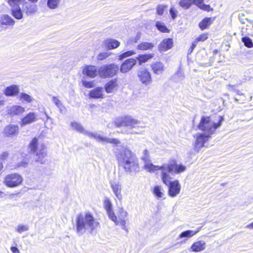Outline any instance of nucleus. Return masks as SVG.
I'll use <instances>...</instances> for the list:
<instances>
[{
  "label": "nucleus",
  "instance_id": "obj_8",
  "mask_svg": "<svg viewBox=\"0 0 253 253\" xmlns=\"http://www.w3.org/2000/svg\"><path fill=\"white\" fill-rule=\"evenodd\" d=\"M119 69V67L117 64H108L101 67L98 69V74L101 78H108L116 75L118 73Z\"/></svg>",
  "mask_w": 253,
  "mask_h": 253
},
{
  "label": "nucleus",
  "instance_id": "obj_51",
  "mask_svg": "<svg viewBox=\"0 0 253 253\" xmlns=\"http://www.w3.org/2000/svg\"><path fill=\"white\" fill-rule=\"evenodd\" d=\"M208 39V36L207 34H203L201 35L199 37H198L196 41L198 42L202 41L204 42Z\"/></svg>",
  "mask_w": 253,
  "mask_h": 253
},
{
  "label": "nucleus",
  "instance_id": "obj_25",
  "mask_svg": "<svg viewBox=\"0 0 253 253\" xmlns=\"http://www.w3.org/2000/svg\"><path fill=\"white\" fill-rule=\"evenodd\" d=\"M19 92V87L17 85H11L7 87L4 91V94L7 96H14Z\"/></svg>",
  "mask_w": 253,
  "mask_h": 253
},
{
  "label": "nucleus",
  "instance_id": "obj_26",
  "mask_svg": "<svg viewBox=\"0 0 253 253\" xmlns=\"http://www.w3.org/2000/svg\"><path fill=\"white\" fill-rule=\"evenodd\" d=\"M151 66L153 72L156 75L162 74L165 69L164 64L161 62L153 63Z\"/></svg>",
  "mask_w": 253,
  "mask_h": 253
},
{
  "label": "nucleus",
  "instance_id": "obj_52",
  "mask_svg": "<svg viewBox=\"0 0 253 253\" xmlns=\"http://www.w3.org/2000/svg\"><path fill=\"white\" fill-rule=\"evenodd\" d=\"M141 37V33H137L136 36L132 39V42L136 43L138 40L140 39Z\"/></svg>",
  "mask_w": 253,
  "mask_h": 253
},
{
  "label": "nucleus",
  "instance_id": "obj_46",
  "mask_svg": "<svg viewBox=\"0 0 253 253\" xmlns=\"http://www.w3.org/2000/svg\"><path fill=\"white\" fill-rule=\"evenodd\" d=\"M167 6L162 4H159L157 7V13L159 15H162Z\"/></svg>",
  "mask_w": 253,
  "mask_h": 253
},
{
  "label": "nucleus",
  "instance_id": "obj_17",
  "mask_svg": "<svg viewBox=\"0 0 253 253\" xmlns=\"http://www.w3.org/2000/svg\"><path fill=\"white\" fill-rule=\"evenodd\" d=\"M104 206L109 217L112 221H116V215L115 214L113 211L112 204L108 199L105 200Z\"/></svg>",
  "mask_w": 253,
  "mask_h": 253
},
{
  "label": "nucleus",
  "instance_id": "obj_5",
  "mask_svg": "<svg viewBox=\"0 0 253 253\" xmlns=\"http://www.w3.org/2000/svg\"><path fill=\"white\" fill-rule=\"evenodd\" d=\"M29 149L34 156L36 161L43 164L47 155L46 148L44 144L39 142L38 139L34 138L29 144Z\"/></svg>",
  "mask_w": 253,
  "mask_h": 253
},
{
  "label": "nucleus",
  "instance_id": "obj_61",
  "mask_svg": "<svg viewBox=\"0 0 253 253\" xmlns=\"http://www.w3.org/2000/svg\"><path fill=\"white\" fill-rule=\"evenodd\" d=\"M44 114H45V115H46V118H47V120H48V119L52 120V119L47 115V114L46 113V112H44Z\"/></svg>",
  "mask_w": 253,
  "mask_h": 253
},
{
  "label": "nucleus",
  "instance_id": "obj_1",
  "mask_svg": "<svg viewBox=\"0 0 253 253\" xmlns=\"http://www.w3.org/2000/svg\"><path fill=\"white\" fill-rule=\"evenodd\" d=\"M223 120L222 117L219 116L218 122L216 123L212 121L209 117L203 116L201 118L198 128L202 132H198L194 136L193 146L196 152L199 153L203 147L208 146L209 141L216 129L221 126Z\"/></svg>",
  "mask_w": 253,
  "mask_h": 253
},
{
  "label": "nucleus",
  "instance_id": "obj_13",
  "mask_svg": "<svg viewBox=\"0 0 253 253\" xmlns=\"http://www.w3.org/2000/svg\"><path fill=\"white\" fill-rule=\"evenodd\" d=\"M136 59L134 58H130L126 60L122 64L120 67V72L122 73H126L128 72L136 64Z\"/></svg>",
  "mask_w": 253,
  "mask_h": 253
},
{
  "label": "nucleus",
  "instance_id": "obj_16",
  "mask_svg": "<svg viewBox=\"0 0 253 253\" xmlns=\"http://www.w3.org/2000/svg\"><path fill=\"white\" fill-rule=\"evenodd\" d=\"M206 248V243L205 241L200 240L194 242L190 247L189 250L192 252H200Z\"/></svg>",
  "mask_w": 253,
  "mask_h": 253
},
{
  "label": "nucleus",
  "instance_id": "obj_3",
  "mask_svg": "<svg viewBox=\"0 0 253 253\" xmlns=\"http://www.w3.org/2000/svg\"><path fill=\"white\" fill-rule=\"evenodd\" d=\"M99 225V222L89 212L79 214L76 219V228L79 235H83L86 231L91 233Z\"/></svg>",
  "mask_w": 253,
  "mask_h": 253
},
{
  "label": "nucleus",
  "instance_id": "obj_14",
  "mask_svg": "<svg viewBox=\"0 0 253 253\" xmlns=\"http://www.w3.org/2000/svg\"><path fill=\"white\" fill-rule=\"evenodd\" d=\"M137 76L141 83L145 84H149L151 83V77L150 73L146 69H142L138 71Z\"/></svg>",
  "mask_w": 253,
  "mask_h": 253
},
{
  "label": "nucleus",
  "instance_id": "obj_44",
  "mask_svg": "<svg viewBox=\"0 0 253 253\" xmlns=\"http://www.w3.org/2000/svg\"><path fill=\"white\" fill-rule=\"evenodd\" d=\"M29 227L26 225L19 224L17 226L16 231L19 233H21L23 232L28 231Z\"/></svg>",
  "mask_w": 253,
  "mask_h": 253
},
{
  "label": "nucleus",
  "instance_id": "obj_23",
  "mask_svg": "<svg viewBox=\"0 0 253 253\" xmlns=\"http://www.w3.org/2000/svg\"><path fill=\"white\" fill-rule=\"evenodd\" d=\"M164 167V164H163L162 166H155L152 163H151L150 161H147L144 163V168L146 169L148 172H154L155 171L158 170H162V171L165 169Z\"/></svg>",
  "mask_w": 253,
  "mask_h": 253
},
{
  "label": "nucleus",
  "instance_id": "obj_36",
  "mask_svg": "<svg viewBox=\"0 0 253 253\" xmlns=\"http://www.w3.org/2000/svg\"><path fill=\"white\" fill-rule=\"evenodd\" d=\"M179 4L181 7L188 9L193 4V0H181Z\"/></svg>",
  "mask_w": 253,
  "mask_h": 253
},
{
  "label": "nucleus",
  "instance_id": "obj_40",
  "mask_svg": "<svg viewBox=\"0 0 253 253\" xmlns=\"http://www.w3.org/2000/svg\"><path fill=\"white\" fill-rule=\"evenodd\" d=\"M242 41L244 42V45L248 47L251 48L253 47V43L252 40L248 37L242 38Z\"/></svg>",
  "mask_w": 253,
  "mask_h": 253
},
{
  "label": "nucleus",
  "instance_id": "obj_12",
  "mask_svg": "<svg viewBox=\"0 0 253 253\" xmlns=\"http://www.w3.org/2000/svg\"><path fill=\"white\" fill-rule=\"evenodd\" d=\"M83 74L88 78H94L98 74V70L95 66L88 65L82 67Z\"/></svg>",
  "mask_w": 253,
  "mask_h": 253
},
{
  "label": "nucleus",
  "instance_id": "obj_41",
  "mask_svg": "<svg viewBox=\"0 0 253 253\" xmlns=\"http://www.w3.org/2000/svg\"><path fill=\"white\" fill-rule=\"evenodd\" d=\"M59 2V0H48L47 4L50 8L55 9L57 7Z\"/></svg>",
  "mask_w": 253,
  "mask_h": 253
},
{
  "label": "nucleus",
  "instance_id": "obj_30",
  "mask_svg": "<svg viewBox=\"0 0 253 253\" xmlns=\"http://www.w3.org/2000/svg\"><path fill=\"white\" fill-rule=\"evenodd\" d=\"M155 45L153 42H142L137 45L136 48L141 50H147L152 49Z\"/></svg>",
  "mask_w": 253,
  "mask_h": 253
},
{
  "label": "nucleus",
  "instance_id": "obj_19",
  "mask_svg": "<svg viewBox=\"0 0 253 253\" xmlns=\"http://www.w3.org/2000/svg\"><path fill=\"white\" fill-rule=\"evenodd\" d=\"M173 40L168 38L163 40L158 45L160 51H165L170 49L173 46Z\"/></svg>",
  "mask_w": 253,
  "mask_h": 253
},
{
  "label": "nucleus",
  "instance_id": "obj_2",
  "mask_svg": "<svg viewBox=\"0 0 253 253\" xmlns=\"http://www.w3.org/2000/svg\"><path fill=\"white\" fill-rule=\"evenodd\" d=\"M115 156L119 165L124 169L126 172L130 173L139 170L138 159L127 148L123 147L117 149Z\"/></svg>",
  "mask_w": 253,
  "mask_h": 253
},
{
  "label": "nucleus",
  "instance_id": "obj_15",
  "mask_svg": "<svg viewBox=\"0 0 253 253\" xmlns=\"http://www.w3.org/2000/svg\"><path fill=\"white\" fill-rule=\"evenodd\" d=\"M110 184L113 193L118 199L121 200L122 198L121 194L122 188L121 183L118 180H115L111 181Z\"/></svg>",
  "mask_w": 253,
  "mask_h": 253
},
{
  "label": "nucleus",
  "instance_id": "obj_9",
  "mask_svg": "<svg viewBox=\"0 0 253 253\" xmlns=\"http://www.w3.org/2000/svg\"><path fill=\"white\" fill-rule=\"evenodd\" d=\"M23 180L21 175L17 173H12L5 176L3 183L8 187L14 188L20 185Z\"/></svg>",
  "mask_w": 253,
  "mask_h": 253
},
{
  "label": "nucleus",
  "instance_id": "obj_27",
  "mask_svg": "<svg viewBox=\"0 0 253 253\" xmlns=\"http://www.w3.org/2000/svg\"><path fill=\"white\" fill-rule=\"evenodd\" d=\"M89 97L92 98H103L104 97L103 88L97 87L89 92Z\"/></svg>",
  "mask_w": 253,
  "mask_h": 253
},
{
  "label": "nucleus",
  "instance_id": "obj_28",
  "mask_svg": "<svg viewBox=\"0 0 253 253\" xmlns=\"http://www.w3.org/2000/svg\"><path fill=\"white\" fill-rule=\"evenodd\" d=\"M104 44L106 48L109 49L116 48L120 45V42L113 39H108L104 41Z\"/></svg>",
  "mask_w": 253,
  "mask_h": 253
},
{
  "label": "nucleus",
  "instance_id": "obj_4",
  "mask_svg": "<svg viewBox=\"0 0 253 253\" xmlns=\"http://www.w3.org/2000/svg\"><path fill=\"white\" fill-rule=\"evenodd\" d=\"M70 126L73 130L83 133L90 138H94L98 142L101 143H110L116 145L120 143V141L117 138H110L104 137L97 132H92L85 130L82 124L77 122L74 121L71 122Z\"/></svg>",
  "mask_w": 253,
  "mask_h": 253
},
{
  "label": "nucleus",
  "instance_id": "obj_7",
  "mask_svg": "<svg viewBox=\"0 0 253 253\" xmlns=\"http://www.w3.org/2000/svg\"><path fill=\"white\" fill-rule=\"evenodd\" d=\"M140 121L133 118L130 116H126L121 118L120 121L116 122V126L118 127L125 126L126 127L125 132L127 134H139L141 133L138 132L133 130L140 124Z\"/></svg>",
  "mask_w": 253,
  "mask_h": 253
},
{
  "label": "nucleus",
  "instance_id": "obj_43",
  "mask_svg": "<svg viewBox=\"0 0 253 253\" xmlns=\"http://www.w3.org/2000/svg\"><path fill=\"white\" fill-rule=\"evenodd\" d=\"M239 19L243 24H246L247 22H251L252 21L249 18L246 17L245 15L243 13L239 14Z\"/></svg>",
  "mask_w": 253,
  "mask_h": 253
},
{
  "label": "nucleus",
  "instance_id": "obj_31",
  "mask_svg": "<svg viewBox=\"0 0 253 253\" xmlns=\"http://www.w3.org/2000/svg\"><path fill=\"white\" fill-rule=\"evenodd\" d=\"M214 18L211 17L204 18L200 23L199 27L202 30L206 29L213 21Z\"/></svg>",
  "mask_w": 253,
  "mask_h": 253
},
{
  "label": "nucleus",
  "instance_id": "obj_57",
  "mask_svg": "<svg viewBox=\"0 0 253 253\" xmlns=\"http://www.w3.org/2000/svg\"><path fill=\"white\" fill-rule=\"evenodd\" d=\"M32 9L33 10V11H29L28 10L27 12L31 13L34 12H35L36 11V7H35V6H32Z\"/></svg>",
  "mask_w": 253,
  "mask_h": 253
},
{
  "label": "nucleus",
  "instance_id": "obj_33",
  "mask_svg": "<svg viewBox=\"0 0 253 253\" xmlns=\"http://www.w3.org/2000/svg\"><path fill=\"white\" fill-rule=\"evenodd\" d=\"M154 54L153 53L140 55L136 57V59L138 60L139 64L141 65L142 63H145L148 60L154 57Z\"/></svg>",
  "mask_w": 253,
  "mask_h": 253
},
{
  "label": "nucleus",
  "instance_id": "obj_48",
  "mask_svg": "<svg viewBox=\"0 0 253 253\" xmlns=\"http://www.w3.org/2000/svg\"><path fill=\"white\" fill-rule=\"evenodd\" d=\"M109 55L110 54L107 52H101L97 55V59L99 60H102L104 59H106Z\"/></svg>",
  "mask_w": 253,
  "mask_h": 253
},
{
  "label": "nucleus",
  "instance_id": "obj_42",
  "mask_svg": "<svg viewBox=\"0 0 253 253\" xmlns=\"http://www.w3.org/2000/svg\"><path fill=\"white\" fill-rule=\"evenodd\" d=\"M135 54V52L133 50L127 51L120 55L118 57V59L119 60H122L126 57L132 56Z\"/></svg>",
  "mask_w": 253,
  "mask_h": 253
},
{
  "label": "nucleus",
  "instance_id": "obj_20",
  "mask_svg": "<svg viewBox=\"0 0 253 253\" xmlns=\"http://www.w3.org/2000/svg\"><path fill=\"white\" fill-rule=\"evenodd\" d=\"M37 116L35 113L30 112L21 120V126H23L37 121Z\"/></svg>",
  "mask_w": 253,
  "mask_h": 253
},
{
  "label": "nucleus",
  "instance_id": "obj_32",
  "mask_svg": "<svg viewBox=\"0 0 253 253\" xmlns=\"http://www.w3.org/2000/svg\"><path fill=\"white\" fill-rule=\"evenodd\" d=\"M153 193L158 199L163 198L164 196V190L160 186H155L153 190Z\"/></svg>",
  "mask_w": 253,
  "mask_h": 253
},
{
  "label": "nucleus",
  "instance_id": "obj_38",
  "mask_svg": "<svg viewBox=\"0 0 253 253\" xmlns=\"http://www.w3.org/2000/svg\"><path fill=\"white\" fill-rule=\"evenodd\" d=\"M156 26L157 28L161 32L163 33H169V30L164 24L163 23L158 21L156 22Z\"/></svg>",
  "mask_w": 253,
  "mask_h": 253
},
{
  "label": "nucleus",
  "instance_id": "obj_34",
  "mask_svg": "<svg viewBox=\"0 0 253 253\" xmlns=\"http://www.w3.org/2000/svg\"><path fill=\"white\" fill-rule=\"evenodd\" d=\"M19 99L22 102L27 103H31L34 100V98L32 96L24 92L20 93Z\"/></svg>",
  "mask_w": 253,
  "mask_h": 253
},
{
  "label": "nucleus",
  "instance_id": "obj_24",
  "mask_svg": "<svg viewBox=\"0 0 253 253\" xmlns=\"http://www.w3.org/2000/svg\"><path fill=\"white\" fill-rule=\"evenodd\" d=\"M118 83L116 80H112L105 85V90L108 93L114 92L118 88Z\"/></svg>",
  "mask_w": 253,
  "mask_h": 253
},
{
  "label": "nucleus",
  "instance_id": "obj_11",
  "mask_svg": "<svg viewBox=\"0 0 253 253\" xmlns=\"http://www.w3.org/2000/svg\"><path fill=\"white\" fill-rule=\"evenodd\" d=\"M128 219V213L123 208H119L118 211V217L116 216V221H113L116 225H120L122 228L127 232L126 226V221Z\"/></svg>",
  "mask_w": 253,
  "mask_h": 253
},
{
  "label": "nucleus",
  "instance_id": "obj_56",
  "mask_svg": "<svg viewBox=\"0 0 253 253\" xmlns=\"http://www.w3.org/2000/svg\"><path fill=\"white\" fill-rule=\"evenodd\" d=\"M197 43V42L195 41H194L192 44V46L191 48L189 49V52L191 53L193 51V49L195 47Z\"/></svg>",
  "mask_w": 253,
  "mask_h": 253
},
{
  "label": "nucleus",
  "instance_id": "obj_64",
  "mask_svg": "<svg viewBox=\"0 0 253 253\" xmlns=\"http://www.w3.org/2000/svg\"><path fill=\"white\" fill-rule=\"evenodd\" d=\"M203 1H204V0H202Z\"/></svg>",
  "mask_w": 253,
  "mask_h": 253
},
{
  "label": "nucleus",
  "instance_id": "obj_62",
  "mask_svg": "<svg viewBox=\"0 0 253 253\" xmlns=\"http://www.w3.org/2000/svg\"><path fill=\"white\" fill-rule=\"evenodd\" d=\"M26 164V163H21V164L19 165L18 166V167H20V166H23L24 165Z\"/></svg>",
  "mask_w": 253,
  "mask_h": 253
},
{
  "label": "nucleus",
  "instance_id": "obj_59",
  "mask_svg": "<svg viewBox=\"0 0 253 253\" xmlns=\"http://www.w3.org/2000/svg\"><path fill=\"white\" fill-rule=\"evenodd\" d=\"M3 168V163L1 162H0V171Z\"/></svg>",
  "mask_w": 253,
  "mask_h": 253
},
{
  "label": "nucleus",
  "instance_id": "obj_6",
  "mask_svg": "<svg viewBox=\"0 0 253 253\" xmlns=\"http://www.w3.org/2000/svg\"><path fill=\"white\" fill-rule=\"evenodd\" d=\"M161 179L163 182L168 186V194L170 197H175L180 193L181 185L179 181L177 180L171 181V178L166 170L161 172Z\"/></svg>",
  "mask_w": 253,
  "mask_h": 253
},
{
  "label": "nucleus",
  "instance_id": "obj_35",
  "mask_svg": "<svg viewBox=\"0 0 253 253\" xmlns=\"http://www.w3.org/2000/svg\"><path fill=\"white\" fill-rule=\"evenodd\" d=\"M12 15L17 19H21L23 18V13L20 7L11 8Z\"/></svg>",
  "mask_w": 253,
  "mask_h": 253
},
{
  "label": "nucleus",
  "instance_id": "obj_63",
  "mask_svg": "<svg viewBox=\"0 0 253 253\" xmlns=\"http://www.w3.org/2000/svg\"><path fill=\"white\" fill-rule=\"evenodd\" d=\"M29 0L33 2H36L38 1V0Z\"/></svg>",
  "mask_w": 253,
  "mask_h": 253
},
{
  "label": "nucleus",
  "instance_id": "obj_10",
  "mask_svg": "<svg viewBox=\"0 0 253 253\" xmlns=\"http://www.w3.org/2000/svg\"><path fill=\"white\" fill-rule=\"evenodd\" d=\"M164 168H165V169L163 171L166 170L167 173L173 172L176 174L184 172L187 169L186 166L182 164H177L175 161L164 164Z\"/></svg>",
  "mask_w": 253,
  "mask_h": 253
},
{
  "label": "nucleus",
  "instance_id": "obj_55",
  "mask_svg": "<svg viewBox=\"0 0 253 253\" xmlns=\"http://www.w3.org/2000/svg\"><path fill=\"white\" fill-rule=\"evenodd\" d=\"M10 250L13 253H20L19 250L15 247H11Z\"/></svg>",
  "mask_w": 253,
  "mask_h": 253
},
{
  "label": "nucleus",
  "instance_id": "obj_47",
  "mask_svg": "<svg viewBox=\"0 0 253 253\" xmlns=\"http://www.w3.org/2000/svg\"><path fill=\"white\" fill-rule=\"evenodd\" d=\"M169 13H170L171 18L173 20H174L177 17L178 11L175 8H174L173 7H171L169 9Z\"/></svg>",
  "mask_w": 253,
  "mask_h": 253
},
{
  "label": "nucleus",
  "instance_id": "obj_58",
  "mask_svg": "<svg viewBox=\"0 0 253 253\" xmlns=\"http://www.w3.org/2000/svg\"><path fill=\"white\" fill-rule=\"evenodd\" d=\"M247 228H250V229H253V222L248 225L247 226Z\"/></svg>",
  "mask_w": 253,
  "mask_h": 253
},
{
  "label": "nucleus",
  "instance_id": "obj_54",
  "mask_svg": "<svg viewBox=\"0 0 253 253\" xmlns=\"http://www.w3.org/2000/svg\"><path fill=\"white\" fill-rule=\"evenodd\" d=\"M203 3V1L202 0H193V4L196 5L199 8Z\"/></svg>",
  "mask_w": 253,
  "mask_h": 253
},
{
  "label": "nucleus",
  "instance_id": "obj_22",
  "mask_svg": "<svg viewBox=\"0 0 253 253\" xmlns=\"http://www.w3.org/2000/svg\"><path fill=\"white\" fill-rule=\"evenodd\" d=\"M19 127L18 126L9 125L5 127L4 129V135L7 137H10L16 135L18 133Z\"/></svg>",
  "mask_w": 253,
  "mask_h": 253
},
{
  "label": "nucleus",
  "instance_id": "obj_18",
  "mask_svg": "<svg viewBox=\"0 0 253 253\" xmlns=\"http://www.w3.org/2000/svg\"><path fill=\"white\" fill-rule=\"evenodd\" d=\"M25 108L19 105H13L7 107V113L11 116H18L23 114Z\"/></svg>",
  "mask_w": 253,
  "mask_h": 253
},
{
  "label": "nucleus",
  "instance_id": "obj_39",
  "mask_svg": "<svg viewBox=\"0 0 253 253\" xmlns=\"http://www.w3.org/2000/svg\"><path fill=\"white\" fill-rule=\"evenodd\" d=\"M24 0H8V2L11 8L19 7V4L23 3Z\"/></svg>",
  "mask_w": 253,
  "mask_h": 253
},
{
  "label": "nucleus",
  "instance_id": "obj_53",
  "mask_svg": "<svg viewBox=\"0 0 253 253\" xmlns=\"http://www.w3.org/2000/svg\"><path fill=\"white\" fill-rule=\"evenodd\" d=\"M8 156V153L6 152H3L0 155V160H5L7 158Z\"/></svg>",
  "mask_w": 253,
  "mask_h": 253
},
{
  "label": "nucleus",
  "instance_id": "obj_29",
  "mask_svg": "<svg viewBox=\"0 0 253 253\" xmlns=\"http://www.w3.org/2000/svg\"><path fill=\"white\" fill-rule=\"evenodd\" d=\"M0 24L12 27L15 24V21L8 15H3L0 19Z\"/></svg>",
  "mask_w": 253,
  "mask_h": 253
},
{
  "label": "nucleus",
  "instance_id": "obj_49",
  "mask_svg": "<svg viewBox=\"0 0 253 253\" xmlns=\"http://www.w3.org/2000/svg\"><path fill=\"white\" fill-rule=\"evenodd\" d=\"M200 8L203 10L207 11H211L213 10L212 8H211V6L210 5L205 4L204 3L201 5Z\"/></svg>",
  "mask_w": 253,
  "mask_h": 253
},
{
  "label": "nucleus",
  "instance_id": "obj_45",
  "mask_svg": "<svg viewBox=\"0 0 253 253\" xmlns=\"http://www.w3.org/2000/svg\"><path fill=\"white\" fill-rule=\"evenodd\" d=\"M150 156L149 151L147 149H145L142 152V155L141 156V159L144 161V163L147 161H150Z\"/></svg>",
  "mask_w": 253,
  "mask_h": 253
},
{
  "label": "nucleus",
  "instance_id": "obj_37",
  "mask_svg": "<svg viewBox=\"0 0 253 253\" xmlns=\"http://www.w3.org/2000/svg\"><path fill=\"white\" fill-rule=\"evenodd\" d=\"M52 101L56 107L59 108L60 111L62 112V109L64 108V106L61 101L56 96H53L52 97Z\"/></svg>",
  "mask_w": 253,
  "mask_h": 253
},
{
  "label": "nucleus",
  "instance_id": "obj_50",
  "mask_svg": "<svg viewBox=\"0 0 253 253\" xmlns=\"http://www.w3.org/2000/svg\"><path fill=\"white\" fill-rule=\"evenodd\" d=\"M83 84L86 88H89L93 87V83L92 82L83 81Z\"/></svg>",
  "mask_w": 253,
  "mask_h": 253
},
{
  "label": "nucleus",
  "instance_id": "obj_60",
  "mask_svg": "<svg viewBox=\"0 0 253 253\" xmlns=\"http://www.w3.org/2000/svg\"><path fill=\"white\" fill-rule=\"evenodd\" d=\"M4 196V194L0 191V198H2Z\"/></svg>",
  "mask_w": 253,
  "mask_h": 253
},
{
  "label": "nucleus",
  "instance_id": "obj_21",
  "mask_svg": "<svg viewBox=\"0 0 253 253\" xmlns=\"http://www.w3.org/2000/svg\"><path fill=\"white\" fill-rule=\"evenodd\" d=\"M199 228L197 230H188L181 232L178 236V239H183V242H186L189 238H190L198 233L200 230Z\"/></svg>",
  "mask_w": 253,
  "mask_h": 253
}]
</instances>
